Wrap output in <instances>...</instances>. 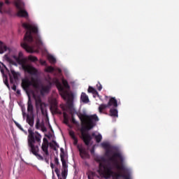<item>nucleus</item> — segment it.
Instances as JSON below:
<instances>
[{"mask_svg": "<svg viewBox=\"0 0 179 179\" xmlns=\"http://www.w3.org/2000/svg\"><path fill=\"white\" fill-rule=\"evenodd\" d=\"M111 151L106 150L105 156L108 157V163L106 164L104 157L98 156L95 160L99 163V173L103 178L108 179H131V170L125 166V157L121 152H115L111 157Z\"/></svg>", "mask_w": 179, "mask_h": 179, "instance_id": "f257e3e1", "label": "nucleus"}, {"mask_svg": "<svg viewBox=\"0 0 179 179\" xmlns=\"http://www.w3.org/2000/svg\"><path fill=\"white\" fill-rule=\"evenodd\" d=\"M22 27L24 29H26L27 31L24 37V41L21 43V47H22L27 52L33 54V52H36L34 47L38 48L43 45V41H41L40 36L37 35L34 39L31 35V33L37 34V33H38V28L35 25L28 23H23Z\"/></svg>", "mask_w": 179, "mask_h": 179, "instance_id": "f03ea898", "label": "nucleus"}, {"mask_svg": "<svg viewBox=\"0 0 179 179\" xmlns=\"http://www.w3.org/2000/svg\"><path fill=\"white\" fill-rule=\"evenodd\" d=\"M28 146L29 148V152L33 153L38 160H44V157H42L41 155L38 154L40 148L38 145H34L35 143H41V134L38 131H33L31 129H28Z\"/></svg>", "mask_w": 179, "mask_h": 179, "instance_id": "7ed1b4c3", "label": "nucleus"}, {"mask_svg": "<svg viewBox=\"0 0 179 179\" xmlns=\"http://www.w3.org/2000/svg\"><path fill=\"white\" fill-rule=\"evenodd\" d=\"M62 83L57 80H56V87L58 89L60 95L62 96V97L64 99L66 100V97H67V108H69V110H70L71 111L73 110V96L69 95L68 94V92H66V91H65V89H69V84L68 83V81L65 79H62Z\"/></svg>", "mask_w": 179, "mask_h": 179, "instance_id": "20e7f679", "label": "nucleus"}, {"mask_svg": "<svg viewBox=\"0 0 179 179\" xmlns=\"http://www.w3.org/2000/svg\"><path fill=\"white\" fill-rule=\"evenodd\" d=\"M78 117L81 121V128L80 129V131L81 132L82 139L86 146H89L92 141V136H90L89 133L86 132H87V131H90V129H92V128H94V125H92V123H90L83 117H80L79 113L78 114Z\"/></svg>", "mask_w": 179, "mask_h": 179, "instance_id": "39448f33", "label": "nucleus"}, {"mask_svg": "<svg viewBox=\"0 0 179 179\" xmlns=\"http://www.w3.org/2000/svg\"><path fill=\"white\" fill-rule=\"evenodd\" d=\"M13 58L17 61V62H19L20 65L22 66V68L24 72H27V73H29V75H37V69L32 66L31 65L27 64L26 62L24 60H21L20 57H18L16 55H13Z\"/></svg>", "mask_w": 179, "mask_h": 179, "instance_id": "423d86ee", "label": "nucleus"}, {"mask_svg": "<svg viewBox=\"0 0 179 179\" xmlns=\"http://www.w3.org/2000/svg\"><path fill=\"white\" fill-rule=\"evenodd\" d=\"M61 162L62 163V177H61V171L58 168H55V173L57 174L58 179H66L68 177V164H66V161L65 158L62 157Z\"/></svg>", "mask_w": 179, "mask_h": 179, "instance_id": "0eeeda50", "label": "nucleus"}, {"mask_svg": "<svg viewBox=\"0 0 179 179\" xmlns=\"http://www.w3.org/2000/svg\"><path fill=\"white\" fill-rule=\"evenodd\" d=\"M15 8L18 9L17 15L19 17H29V13L26 10H24V3L22 0H15Z\"/></svg>", "mask_w": 179, "mask_h": 179, "instance_id": "6e6552de", "label": "nucleus"}, {"mask_svg": "<svg viewBox=\"0 0 179 179\" xmlns=\"http://www.w3.org/2000/svg\"><path fill=\"white\" fill-rule=\"evenodd\" d=\"M80 115L81 118H83L86 121H87L90 124L91 123L92 125H94V122L93 121H99V117H97V115H93L91 116H89L86 114L83 113H79Z\"/></svg>", "mask_w": 179, "mask_h": 179, "instance_id": "1a4fd4ad", "label": "nucleus"}, {"mask_svg": "<svg viewBox=\"0 0 179 179\" xmlns=\"http://www.w3.org/2000/svg\"><path fill=\"white\" fill-rule=\"evenodd\" d=\"M78 149L80 152V156L81 159H90V155H89V152H87L86 149H85L82 147H79V145L78 146Z\"/></svg>", "mask_w": 179, "mask_h": 179, "instance_id": "9d476101", "label": "nucleus"}, {"mask_svg": "<svg viewBox=\"0 0 179 179\" xmlns=\"http://www.w3.org/2000/svg\"><path fill=\"white\" fill-rule=\"evenodd\" d=\"M108 106L113 108H117L118 107V102L117 101V99L115 97H110L108 102Z\"/></svg>", "mask_w": 179, "mask_h": 179, "instance_id": "9b49d317", "label": "nucleus"}, {"mask_svg": "<svg viewBox=\"0 0 179 179\" xmlns=\"http://www.w3.org/2000/svg\"><path fill=\"white\" fill-rule=\"evenodd\" d=\"M27 123L29 124V126L32 128L34 127V115H27Z\"/></svg>", "mask_w": 179, "mask_h": 179, "instance_id": "f8f14e48", "label": "nucleus"}, {"mask_svg": "<svg viewBox=\"0 0 179 179\" xmlns=\"http://www.w3.org/2000/svg\"><path fill=\"white\" fill-rule=\"evenodd\" d=\"M51 89V85H41V94L43 96V94H45L47 93H50V90Z\"/></svg>", "mask_w": 179, "mask_h": 179, "instance_id": "ddd939ff", "label": "nucleus"}, {"mask_svg": "<svg viewBox=\"0 0 179 179\" xmlns=\"http://www.w3.org/2000/svg\"><path fill=\"white\" fill-rule=\"evenodd\" d=\"M31 86V81H30L29 79H24L22 82V87L24 90L29 89Z\"/></svg>", "mask_w": 179, "mask_h": 179, "instance_id": "4468645a", "label": "nucleus"}, {"mask_svg": "<svg viewBox=\"0 0 179 179\" xmlns=\"http://www.w3.org/2000/svg\"><path fill=\"white\" fill-rule=\"evenodd\" d=\"M49 144H42L41 150L43 152V157L46 156H50V152H48Z\"/></svg>", "mask_w": 179, "mask_h": 179, "instance_id": "2eb2a0df", "label": "nucleus"}, {"mask_svg": "<svg viewBox=\"0 0 179 179\" xmlns=\"http://www.w3.org/2000/svg\"><path fill=\"white\" fill-rule=\"evenodd\" d=\"M50 111H52V113H54L55 114H61V112L59 111V109H58V106L57 105V103L51 105Z\"/></svg>", "mask_w": 179, "mask_h": 179, "instance_id": "dca6fc26", "label": "nucleus"}, {"mask_svg": "<svg viewBox=\"0 0 179 179\" xmlns=\"http://www.w3.org/2000/svg\"><path fill=\"white\" fill-rule=\"evenodd\" d=\"M109 115L110 117H118V109L117 108H111L109 110Z\"/></svg>", "mask_w": 179, "mask_h": 179, "instance_id": "f3484780", "label": "nucleus"}, {"mask_svg": "<svg viewBox=\"0 0 179 179\" xmlns=\"http://www.w3.org/2000/svg\"><path fill=\"white\" fill-rule=\"evenodd\" d=\"M27 111L28 113H30L31 115L33 114V103H31L30 96H29V100L27 102Z\"/></svg>", "mask_w": 179, "mask_h": 179, "instance_id": "a211bd4d", "label": "nucleus"}, {"mask_svg": "<svg viewBox=\"0 0 179 179\" xmlns=\"http://www.w3.org/2000/svg\"><path fill=\"white\" fill-rule=\"evenodd\" d=\"M31 86L34 87L35 89H40V83L38 82V80H36L34 78H31Z\"/></svg>", "mask_w": 179, "mask_h": 179, "instance_id": "6ab92c4d", "label": "nucleus"}, {"mask_svg": "<svg viewBox=\"0 0 179 179\" xmlns=\"http://www.w3.org/2000/svg\"><path fill=\"white\" fill-rule=\"evenodd\" d=\"M35 104L36 108H40V107L43 106V102L40 96H37L36 98H35Z\"/></svg>", "mask_w": 179, "mask_h": 179, "instance_id": "aec40b11", "label": "nucleus"}, {"mask_svg": "<svg viewBox=\"0 0 179 179\" xmlns=\"http://www.w3.org/2000/svg\"><path fill=\"white\" fill-rule=\"evenodd\" d=\"M8 50V47H6L4 43L0 41V54H3Z\"/></svg>", "mask_w": 179, "mask_h": 179, "instance_id": "412c9836", "label": "nucleus"}, {"mask_svg": "<svg viewBox=\"0 0 179 179\" xmlns=\"http://www.w3.org/2000/svg\"><path fill=\"white\" fill-rule=\"evenodd\" d=\"M80 100L83 101V103H87L89 101V96L86 95V93L82 92Z\"/></svg>", "mask_w": 179, "mask_h": 179, "instance_id": "4be33fe9", "label": "nucleus"}, {"mask_svg": "<svg viewBox=\"0 0 179 179\" xmlns=\"http://www.w3.org/2000/svg\"><path fill=\"white\" fill-rule=\"evenodd\" d=\"M52 142L53 144L50 143V148H52V149H53V150L57 152V150H58V149H57V148H59V145H58V143H57V141H55L54 140Z\"/></svg>", "mask_w": 179, "mask_h": 179, "instance_id": "5701e85b", "label": "nucleus"}, {"mask_svg": "<svg viewBox=\"0 0 179 179\" xmlns=\"http://www.w3.org/2000/svg\"><path fill=\"white\" fill-rule=\"evenodd\" d=\"M106 108H110V106H108V104H104V103H102L99 106V113H103V110H106Z\"/></svg>", "mask_w": 179, "mask_h": 179, "instance_id": "b1692460", "label": "nucleus"}, {"mask_svg": "<svg viewBox=\"0 0 179 179\" xmlns=\"http://www.w3.org/2000/svg\"><path fill=\"white\" fill-rule=\"evenodd\" d=\"M87 176L88 179H94V177L96 176V173L92 171H88L87 172Z\"/></svg>", "mask_w": 179, "mask_h": 179, "instance_id": "393cba45", "label": "nucleus"}, {"mask_svg": "<svg viewBox=\"0 0 179 179\" xmlns=\"http://www.w3.org/2000/svg\"><path fill=\"white\" fill-rule=\"evenodd\" d=\"M4 58H5V61L8 62L9 64H11V65H16V63L15 62V61H13L12 59H10V57H9L8 56V55H6L4 56Z\"/></svg>", "mask_w": 179, "mask_h": 179, "instance_id": "a878e982", "label": "nucleus"}, {"mask_svg": "<svg viewBox=\"0 0 179 179\" xmlns=\"http://www.w3.org/2000/svg\"><path fill=\"white\" fill-rule=\"evenodd\" d=\"M42 125H44V124L40 123V118L37 117L36 120V125H35L36 129H40V128H41Z\"/></svg>", "mask_w": 179, "mask_h": 179, "instance_id": "bb28decb", "label": "nucleus"}, {"mask_svg": "<svg viewBox=\"0 0 179 179\" xmlns=\"http://www.w3.org/2000/svg\"><path fill=\"white\" fill-rule=\"evenodd\" d=\"M28 59L29 61H31V62H37V61H38L37 57L33 55H29L28 57Z\"/></svg>", "mask_w": 179, "mask_h": 179, "instance_id": "cd10ccee", "label": "nucleus"}, {"mask_svg": "<svg viewBox=\"0 0 179 179\" xmlns=\"http://www.w3.org/2000/svg\"><path fill=\"white\" fill-rule=\"evenodd\" d=\"M48 59L50 62V64H55V62H57V59L52 55H49L48 57Z\"/></svg>", "mask_w": 179, "mask_h": 179, "instance_id": "c85d7f7f", "label": "nucleus"}, {"mask_svg": "<svg viewBox=\"0 0 179 179\" xmlns=\"http://www.w3.org/2000/svg\"><path fill=\"white\" fill-rule=\"evenodd\" d=\"M88 93H92V94H99V92H97V90H96L92 87H88Z\"/></svg>", "mask_w": 179, "mask_h": 179, "instance_id": "c756f323", "label": "nucleus"}, {"mask_svg": "<svg viewBox=\"0 0 179 179\" xmlns=\"http://www.w3.org/2000/svg\"><path fill=\"white\" fill-rule=\"evenodd\" d=\"M101 139H103V136H101V134H98L95 136V141L96 143H100L101 142Z\"/></svg>", "mask_w": 179, "mask_h": 179, "instance_id": "7c9ffc66", "label": "nucleus"}, {"mask_svg": "<svg viewBox=\"0 0 179 179\" xmlns=\"http://www.w3.org/2000/svg\"><path fill=\"white\" fill-rule=\"evenodd\" d=\"M14 124H15L16 127L17 128H19L20 129V131H22V132H24V129H23V127H22V125H20V124H19L17 122L15 121Z\"/></svg>", "mask_w": 179, "mask_h": 179, "instance_id": "2f4dec72", "label": "nucleus"}, {"mask_svg": "<svg viewBox=\"0 0 179 179\" xmlns=\"http://www.w3.org/2000/svg\"><path fill=\"white\" fill-rule=\"evenodd\" d=\"M3 2L0 1V13H5V12H6V10H5L3 8Z\"/></svg>", "mask_w": 179, "mask_h": 179, "instance_id": "473e14b6", "label": "nucleus"}, {"mask_svg": "<svg viewBox=\"0 0 179 179\" xmlns=\"http://www.w3.org/2000/svg\"><path fill=\"white\" fill-rule=\"evenodd\" d=\"M60 159L65 158V152L64 151V148H60Z\"/></svg>", "mask_w": 179, "mask_h": 179, "instance_id": "72a5a7b5", "label": "nucleus"}, {"mask_svg": "<svg viewBox=\"0 0 179 179\" xmlns=\"http://www.w3.org/2000/svg\"><path fill=\"white\" fill-rule=\"evenodd\" d=\"M96 88L99 92H101V89H103V86L101 85L100 82H98V83L96 84Z\"/></svg>", "mask_w": 179, "mask_h": 179, "instance_id": "f704fd0d", "label": "nucleus"}, {"mask_svg": "<svg viewBox=\"0 0 179 179\" xmlns=\"http://www.w3.org/2000/svg\"><path fill=\"white\" fill-rule=\"evenodd\" d=\"M101 146L104 149H108V148H109L110 145H108V143H102Z\"/></svg>", "mask_w": 179, "mask_h": 179, "instance_id": "c9c22d12", "label": "nucleus"}, {"mask_svg": "<svg viewBox=\"0 0 179 179\" xmlns=\"http://www.w3.org/2000/svg\"><path fill=\"white\" fill-rule=\"evenodd\" d=\"M46 72H54V67L52 66H48L46 69Z\"/></svg>", "mask_w": 179, "mask_h": 179, "instance_id": "e433bc0d", "label": "nucleus"}, {"mask_svg": "<svg viewBox=\"0 0 179 179\" xmlns=\"http://www.w3.org/2000/svg\"><path fill=\"white\" fill-rule=\"evenodd\" d=\"M39 62H40L41 65H43L45 66H46V65H47V62L45 60H43L41 59L39 60Z\"/></svg>", "mask_w": 179, "mask_h": 179, "instance_id": "4c0bfd02", "label": "nucleus"}, {"mask_svg": "<svg viewBox=\"0 0 179 179\" xmlns=\"http://www.w3.org/2000/svg\"><path fill=\"white\" fill-rule=\"evenodd\" d=\"M69 135L72 139H75L76 138V136H75V132L70 131Z\"/></svg>", "mask_w": 179, "mask_h": 179, "instance_id": "58836bf2", "label": "nucleus"}, {"mask_svg": "<svg viewBox=\"0 0 179 179\" xmlns=\"http://www.w3.org/2000/svg\"><path fill=\"white\" fill-rule=\"evenodd\" d=\"M41 128L43 132H47V128L44 126V124H42Z\"/></svg>", "mask_w": 179, "mask_h": 179, "instance_id": "ea45409f", "label": "nucleus"}, {"mask_svg": "<svg viewBox=\"0 0 179 179\" xmlns=\"http://www.w3.org/2000/svg\"><path fill=\"white\" fill-rule=\"evenodd\" d=\"M10 72H11L12 75L13 76V77H14L15 78H16V76H17V73H16V71H15V70H11Z\"/></svg>", "mask_w": 179, "mask_h": 179, "instance_id": "a19ab883", "label": "nucleus"}, {"mask_svg": "<svg viewBox=\"0 0 179 179\" xmlns=\"http://www.w3.org/2000/svg\"><path fill=\"white\" fill-rule=\"evenodd\" d=\"M55 163L57 166L59 164V159H58V157H55Z\"/></svg>", "mask_w": 179, "mask_h": 179, "instance_id": "79ce46f5", "label": "nucleus"}, {"mask_svg": "<svg viewBox=\"0 0 179 179\" xmlns=\"http://www.w3.org/2000/svg\"><path fill=\"white\" fill-rule=\"evenodd\" d=\"M42 144L49 145L47 138H43V142Z\"/></svg>", "mask_w": 179, "mask_h": 179, "instance_id": "37998d69", "label": "nucleus"}, {"mask_svg": "<svg viewBox=\"0 0 179 179\" xmlns=\"http://www.w3.org/2000/svg\"><path fill=\"white\" fill-rule=\"evenodd\" d=\"M4 84H5L6 86H7V87H8V89H9V83L8 82V79L6 78V80H4Z\"/></svg>", "mask_w": 179, "mask_h": 179, "instance_id": "c03bdc74", "label": "nucleus"}, {"mask_svg": "<svg viewBox=\"0 0 179 179\" xmlns=\"http://www.w3.org/2000/svg\"><path fill=\"white\" fill-rule=\"evenodd\" d=\"M73 145H78V138L76 137V138H73Z\"/></svg>", "mask_w": 179, "mask_h": 179, "instance_id": "a18cd8bd", "label": "nucleus"}, {"mask_svg": "<svg viewBox=\"0 0 179 179\" xmlns=\"http://www.w3.org/2000/svg\"><path fill=\"white\" fill-rule=\"evenodd\" d=\"M64 124H68V122H69V119L68 117H64Z\"/></svg>", "mask_w": 179, "mask_h": 179, "instance_id": "49530a36", "label": "nucleus"}, {"mask_svg": "<svg viewBox=\"0 0 179 179\" xmlns=\"http://www.w3.org/2000/svg\"><path fill=\"white\" fill-rule=\"evenodd\" d=\"M71 121H72L73 124H76V120H75V117H72Z\"/></svg>", "mask_w": 179, "mask_h": 179, "instance_id": "de8ad7c7", "label": "nucleus"}, {"mask_svg": "<svg viewBox=\"0 0 179 179\" xmlns=\"http://www.w3.org/2000/svg\"><path fill=\"white\" fill-rule=\"evenodd\" d=\"M63 117L64 118H68V115L66 114V113H63Z\"/></svg>", "mask_w": 179, "mask_h": 179, "instance_id": "09e8293b", "label": "nucleus"}, {"mask_svg": "<svg viewBox=\"0 0 179 179\" xmlns=\"http://www.w3.org/2000/svg\"><path fill=\"white\" fill-rule=\"evenodd\" d=\"M12 89L14 90V92H16V85H13Z\"/></svg>", "mask_w": 179, "mask_h": 179, "instance_id": "8fccbe9b", "label": "nucleus"}, {"mask_svg": "<svg viewBox=\"0 0 179 179\" xmlns=\"http://www.w3.org/2000/svg\"><path fill=\"white\" fill-rule=\"evenodd\" d=\"M21 57H23V53H22V52H20L18 58L20 59Z\"/></svg>", "mask_w": 179, "mask_h": 179, "instance_id": "3c124183", "label": "nucleus"}, {"mask_svg": "<svg viewBox=\"0 0 179 179\" xmlns=\"http://www.w3.org/2000/svg\"><path fill=\"white\" fill-rule=\"evenodd\" d=\"M22 117L23 118H24V117H26V113H24V111L22 110Z\"/></svg>", "mask_w": 179, "mask_h": 179, "instance_id": "603ef678", "label": "nucleus"}, {"mask_svg": "<svg viewBox=\"0 0 179 179\" xmlns=\"http://www.w3.org/2000/svg\"><path fill=\"white\" fill-rule=\"evenodd\" d=\"M50 167L51 169H54V164L52 162L50 163Z\"/></svg>", "mask_w": 179, "mask_h": 179, "instance_id": "864d4df0", "label": "nucleus"}, {"mask_svg": "<svg viewBox=\"0 0 179 179\" xmlns=\"http://www.w3.org/2000/svg\"><path fill=\"white\" fill-rule=\"evenodd\" d=\"M5 2H6V3L7 5H9V3H10V2L8 1V0H6Z\"/></svg>", "mask_w": 179, "mask_h": 179, "instance_id": "5fc2aeb1", "label": "nucleus"}, {"mask_svg": "<svg viewBox=\"0 0 179 179\" xmlns=\"http://www.w3.org/2000/svg\"><path fill=\"white\" fill-rule=\"evenodd\" d=\"M92 136H94V137L96 138V136H97V135H96L95 133H92Z\"/></svg>", "mask_w": 179, "mask_h": 179, "instance_id": "6e6d98bb", "label": "nucleus"}, {"mask_svg": "<svg viewBox=\"0 0 179 179\" xmlns=\"http://www.w3.org/2000/svg\"><path fill=\"white\" fill-rule=\"evenodd\" d=\"M57 71H58L59 73H61V72H62V70H61V69H58Z\"/></svg>", "mask_w": 179, "mask_h": 179, "instance_id": "4d7b16f0", "label": "nucleus"}, {"mask_svg": "<svg viewBox=\"0 0 179 179\" xmlns=\"http://www.w3.org/2000/svg\"><path fill=\"white\" fill-rule=\"evenodd\" d=\"M47 156L46 157H45V161L46 162V163H48V159H47Z\"/></svg>", "mask_w": 179, "mask_h": 179, "instance_id": "13d9d810", "label": "nucleus"}, {"mask_svg": "<svg viewBox=\"0 0 179 179\" xmlns=\"http://www.w3.org/2000/svg\"><path fill=\"white\" fill-rule=\"evenodd\" d=\"M17 94H20V90H17Z\"/></svg>", "mask_w": 179, "mask_h": 179, "instance_id": "bf43d9fd", "label": "nucleus"}, {"mask_svg": "<svg viewBox=\"0 0 179 179\" xmlns=\"http://www.w3.org/2000/svg\"><path fill=\"white\" fill-rule=\"evenodd\" d=\"M90 152L93 155V153H94V150H91Z\"/></svg>", "mask_w": 179, "mask_h": 179, "instance_id": "052dcab7", "label": "nucleus"}, {"mask_svg": "<svg viewBox=\"0 0 179 179\" xmlns=\"http://www.w3.org/2000/svg\"><path fill=\"white\" fill-rule=\"evenodd\" d=\"M1 65H3V66L6 69V66H5V64H3V63H1Z\"/></svg>", "mask_w": 179, "mask_h": 179, "instance_id": "680f3d73", "label": "nucleus"}, {"mask_svg": "<svg viewBox=\"0 0 179 179\" xmlns=\"http://www.w3.org/2000/svg\"><path fill=\"white\" fill-rule=\"evenodd\" d=\"M49 127L50 128V129H52V127H51V124H49Z\"/></svg>", "mask_w": 179, "mask_h": 179, "instance_id": "e2e57ef3", "label": "nucleus"}, {"mask_svg": "<svg viewBox=\"0 0 179 179\" xmlns=\"http://www.w3.org/2000/svg\"><path fill=\"white\" fill-rule=\"evenodd\" d=\"M0 69H1V65H0Z\"/></svg>", "mask_w": 179, "mask_h": 179, "instance_id": "0e129e2a", "label": "nucleus"}]
</instances>
